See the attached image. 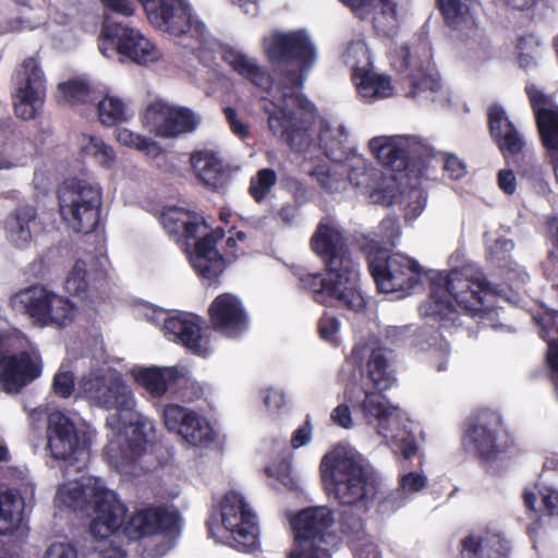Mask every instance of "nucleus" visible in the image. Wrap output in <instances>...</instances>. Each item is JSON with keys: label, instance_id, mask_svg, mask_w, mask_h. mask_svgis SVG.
<instances>
[{"label": "nucleus", "instance_id": "obj_11", "mask_svg": "<svg viewBox=\"0 0 558 558\" xmlns=\"http://www.w3.org/2000/svg\"><path fill=\"white\" fill-rule=\"evenodd\" d=\"M12 340L10 335L0 333V385L7 393H19L41 375L43 361L34 350L10 352Z\"/></svg>", "mask_w": 558, "mask_h": 558}, {"label": "nucleus", "instance_id": "obj_55", "mask_svg": "<svg viewBox=\"0 0 558 558\" xmlns=\"http://www.w3.org/2000/svg\"><path fill=\"white\" fill-rule=\"evenodd\" d=\"M53 392L60 398H69L74 390V376L71 372L57 373L52 381Z\"/></svg>", "mask_w": 558, "mask_h": 558}, {"label": "nucleus", "instance_id": "obj_2", "mask_svg": "<svg viewBox=\"0 0 558 558\" xmlns=\"http://www.w3.org/2000/svg\"><path fill=\"white\" fill-rule=\"evenodd\" d=\"M311 248L323 259L326 272H298L299 288L317 304L337 305L354 313L364 311L366 300L359 286V265L343 231L330 219H322L311 238Z\"/></svg>", "mask_w": 558, "mask_h": 558}, {"label": "nucleus", "instance_id": "obj_20", "mask_svg": "<svg viewBox=\"0 0 558 558\" xmlns=\"http://www.w3.org/2000/svg\"><path fill=\"white\" fill-rule=\"evenodd\" d=\"M511 553V541L504 532L481 526L460 538L456 558H510Z\"/></svg>", "mask_w": 558, "mask_h": 558}, {"label": "nucleus", "instance_id": "obj_33", "mask_svg": "<svg viewBox=\"0 0 558 558\" xmlns=\"http://www.w3.org/2000/svg\"><path fill=\"white\" fill-rule=\"evenodd\" d=\"M508 163L512 162L515 172L522 180H526L534 187L544 190L547 182L544 178L542 166L537 162V158L533 151H526L524 148L521 153L509 155Z\"/></svg>", "mask_w": 558, "mask_h": 558}, {"label": "nucleus", "instance_id": "obj_31", "mask_svg": "<svg viewBox=\"0 0 558 558\" xmlns=\"http://www.w3.org/2000/svg\"><path fill=\"white\" fill-rule=\"evenodd\" d=\"M180 377L181 373L177 366L144 367L135 375L136 381L154 398L162 397Z\"/></svg>", "mask_w": 558, "mask_h": 558}, {"label": "nucleus", "instance_id": "obj_15", "mask_svg": "<svg viewBox=\"0 0 558 558\" xmlns=\"http://www.w3.org/2000/svg\"><path fill=\"white\" fill-rule=\"evenodd\" d=\"M82 389L85 396L106 410H116L117 414L107 420L113 425L120 417L125 416L135 408V399L131 388L121 377L107 379L104 376L84 378Z\"/></svg>", "mask_w": 558, "mask_h": 558}, {"label": "nucleus", "instance_id": "obj_41", "mask_svg": "<svg viewBox=\"0 0 558 558\" xmlns=\"http://www.w3.org/2000/svg\"><path fill=\"white\" fill-rule=\"evenodd\" d=\"M278 180L277 173L271 168H263L251 178L248 193L256 203H262L268 196Z\"/></svg>", "mask_w": 558, "mask_h": 558}, {"label": "nucleus", "instance_id": "obj_64", "mask_svg": "<svg viewBox=\"0 0 558 558\" xmlns=\"http://www.w3.org/2000/svg\"><path fill=\"white\" fill-rule=\"evenodd\" d=\"M330 417L335 424L343 428H350L353 424L350 408L344 403L337 405Z\"/></svg>", "mask_w": 558, "mask_h": 558}, {"label": "nucleus", "instance_id": "obj_27", "mask_svg": "<svg viewBox=\"0 0 558 558\" xmlns=\"http://www.w3.org/2000/svg\"><path fill=\"white\" fill-rule=\"evenodd\" d=\"M487 122L490 137L505 160H509V155L521 153L525 148L524 137L510 121L502 106L494 104L488 108Z\"/></svg>", "mask_w": 558, "mask_h": 558}, {"label": "nucleus", "instance_id": "obj_3", "mask_svg": "<svg viewBox=\"0 0 558 558\" xmlns=\"http://www.w3.org/2000/svg\"><path fill=\"white\" fill-rule=\"evenodd\" d=\"M85 496L92 517L89 533L95 539H106L120 532L128 541L140 542L180 532L181 515L168 505H142L128 514L126 506L113 490L95 485Z\"/></svg>", "mask_w": 558, "mask_h": 558}, {"label": "nucleus", "instance_id": "obj_38", "mask_svg": "<svg viewBox=\"0 0 558 558\" xmlns=\"http://www.w3.org/2000/svg\"><path fill=\"white\" fill-rule=\"evenodd\" d=\"M90 287L87 265L83 259H77L64 281L65 291L81 300L88 298Z\"/></svg>", "mask_w": 558, "mask_h": 558}, {"label": "nucleus", "instance_id": "obj_25", "mask_svg": "<svg viewBox=\"0 0 558 558\" xmlns=\"http://www.w3.org/2000/svg\"><path fill=\"white\" fill-rule=\"evenodd\" d=\"M223 235V229L217 228L195 242L194 250L190 254V262L202 278L216 279L225 270L226 259L217 248V243Z\"/></svg>", "mask_w": 558, "mask_h": 558}, {"label": "nucleus", "instance_id": "obj_45", "mask_svg": "<svg viewBox=\"0 0 558 558\" xmlns=\"http://www.w3.org/2000/svg\"><path fill=\"white\" fill-rule=\"evenodd\" d=\"M316 179L319 186L327 193H337L343 190L347 181L342 174L332 172L326 165H318L311 173Z\"/></svg>", "mask_w": 558, "mask_h": 558}, {"label": "nucleus", "instance_id": "obj_48", "mask_svg": "<svg viewBox=\"0 0 558 558\" xmlns=\"http://www.w3.org/2000/svg\"><path fill=\"white\" fill-rule=\"evenodd\" d=\"M407 150L410 156V166H414V161L417 160L420 166L426 168L432 158H438V153L432 146L416 138L407 141Z\"/></svg>", "mask_w": 558, "mask_h": 558}, {"label": "nucleus", "instance_id": "obj_12", "mask_svg": "<svg viewBox=\"0 0 558 558\" xmlns=\"http://www.w3.org/2000/svg\"><path fill=\"white\" fill-rule=\"evenodd\" d=\"M501 416L489 409L477 411L464 430L463 444L472 446L476 457L484 462L496 460L509 448Z\"/></svg>", "mask_w": 558, "mask_h": 558}, {"label": "nucleus", "instance_id": "obj_26", "mask_svg": "<svg viewBox=\"0 0 558 558\" xmlns=\"http://www.w3.org/2000/svg\"><path fill=\"white\" fill-rule=\"evenodd\" d=\"M190 163L196 179L211 191L225 187L230 181V167L216 150H194L190 156Z\"/></svg>", "mask_w": 558, "mask_h": 558}, {"label": "nucleus", "instance_id": "obj_62", "mask_svg": "<svg viewBox=\"0 0 558 558\" xmlns=\"http://www.w3.org/2000/svg\"><path fill=\"white\" fill-rule=\"evenodd\" d=\"M44 558H77V551L70 544L53 543L46 550Z\"/></svg>", "mask_w": 558, "mask_h": 558}, {"label": "nucleus", "instance_id": "obj_6", "mask_svg": "<svg viewBox=\"0 0 558 558\" xmlns=\"http://www.w3.org/2000/svg\"><path fill=\"white\" fill-rule=\"evenodd\" d=\"M335 522L327 507H310L295 514L290 523L294 535L289 558H330L338 536L329 529Z\"/></svg>", "mask_w": 558, "mask_h": 558}, {"label": "nucleus", "instance_id": "obj_47", "mask_svg": "<svg viewBox=\"0 0 558 558\" xmlns=\"http://www.w3.org/2000/svg\"><path fill=\"white\" fill-rule=\"evenodd\" d=\"M374 203L384 206L397 204L400 198L399 186L393 179H385L371 193Z\"/></svg>", "mask_w": 558, "mask_h": 558}, {"label": "nucleus", "instance_id": "obj_7", "mask_svg": "<svg viewBox=\"0 0 558 558\" xmlns=\"http://www.w3.org/2000/svg\"><path fill=\"white\" fill-rule=\"evenodd\" d=\"M11 307L28 316L40 327L57 325L64 327L75 317V305L43 284L21 289L10 298Z\"/></svg>", "mask_w": 558, "mask_h": 558}, {"label": "nucleus", "instance_id": "obj_9", "mask_svg": "<svg viewBox=\"0 0 558 558\" xmlns=\"http://www.w3.org/2000/svg\"><path fill=\"white\" fill-rule=\"evenodd\" d=\"M62 217L76 232H94L100 221L102 194L98 186L84 180H66L59 192Z\"/></svg>", "mask_w": 558, "mask_h": 558}, {"label": "nucleus", "instance_id": "obj_61", "mask_svg": "<svg viewBox=\"0 0 558 558\" xmlns=\"http://www.w3.org/2000/svg\"><path fill=\"white\" fill-rule=\"evenodd\" d=\"M225 116L233 134L240 138L247 137L250 133L248 126L238 118V112L234 108L227 107L225 109Z\"/></svg>", "mask_w": 558, "mask_h": 558}, {"label": "nucleus", "instance_id": "obj_30", "mask_svg": "<svg viewBox=\"0 0 558 558\" xmlns=\"http://www.w3.org/2000/svg\"><path fill=\"white\" fill-rule=\"evenodd\" d=\"M399 5L400 0H373L368 5L353 10L363 11L372 8V24L376 35L393 38L400 28Z\"/></svg>", "mask_w": 558, "mask_h": 558}, {"label": "nucleus", "instance_id": "obj_4", "mask_svg": "<svg viewBox=\"0 0 558 558\" xmlns=\"http://www.w3.org/2000/svg\"><path fill=\"white\" fill-rule=\"evenodd\" d=\"M487 291L488 282L483 276L474 279L460 269L434 272L429 276V294L420 305V314L430 327L450 329L458 326L460 318V312L450 298L464 314L482 316Z\"/></svg>", "mask_w": 558, "mask_h": 558}, {"label": "nucleus", "instance_id": "obj_10", "mask_svg": "<svg viewBox=\"0 0 558 558\" xmlns=\"http://www.w3.org/2000/svg\"><path fill=\"white\" fill-rule=\"evenodd\" d=\"M367 262L376 287L383 293L409 291L421 280L422 267L403 254L378 248L367 255Z\"/></svg>", "mask_w": 558, "mask_h": 558}, {"label": "nucleus", "instance_id": "obj_19", "mask_svg": "<svg viewBox=\"0 0 558 558\" xmlns=\"http://www.w3.org/2000/svg\"><path fill=\"white\" fill-rule=\"evenodd\" d=\"M101 36L117 47L118 53L138 64H147L159 59L157 47L140 31L117 22H105Z\"/></svg>", "mask_w": 558, "mask_h": 558}, {"label": "nucleus", "instance_id": "obj_52", "mask_svg": "<svg viewBox=\"0 0 558 558\" xmlns=\"http://www.w3.org/2000/svg\"><path fill=\"white\" fill-rule=\"evenodd\" d=\"M391 442L395 451L400 453L405 460L411 459L418 451V445L415 436L410 433L391 436Z\"/></svg>", "mask_w": 558, "mask_h": 558}, {"label": "nucleus", "instance_id": "obj_18", "mask_svg": "<svg viewBox=\"0 0 558 558\" xmlns=\"http://www.w3.org/2000/svg\"><path fill=\"white\" fill-rule=\"evenodd\" d=\"M144 121L162 138H175L192 133L199 123L192 109L168 106L161 101H155L146 108Z\"/></svg>", "mask_w": 558, "mask_h": 558}, {"label": "nucleus", "instance_id": "obj_57", "mask_svg": "<svg viewBox=\"0 0 558 558\" xmlns=\"http://www.w3.org/2000/svg\"><path fill=\"white\" fill-rule=\"evenodd\" d=\"M542 508L539 511L546 515L558 517V490L551 487H544L539 490Z\"/></svg>", "mask_w": 558, "mask_h": 558}, {"label": "nucleus", "instance_id": "obj_5", "mask_svg": "<svg viewBox=\"0 0 558 558\" xmlns=\"http://www.w3.org/2000/svg\"><path fill=\"white\" fill-rule=\"evenodd\" d=\"M320 475L327 495L341 506L365 505L377 490L375 480L343 448L324 456Z\"/></svg>", "mask_w": 558, "mask_h": 558}, {"label": "nucleus", "instance_id": "obj_17", "mask_svg": "<svg viewBox=\"0 0 558 558\" xmlns=\"http://www.w3.org/2000/svg\"><path fill=\"white\" fill-rule=\"evenodd\" d=\"M347 362L367 378L376 391H385L396 381L395 369L383 347L372 349L364 342L356 343Z\"/></svg>", "mask_w": 558, "mask_h": 558}, {"label": "nucleus", "instance_id": "obj_40", "mask_svg": "<svg viewBox=\"0 0 558 558\" xmlns=\"http://www.w3.org/2000/svg\"><path fill=\"white\" fill-rule=\"evenodd\" d=\"M470 0H437L439 10L446 24L451 28H458L470 14Z\"/></svg>", "mask_w": 558, "mask_h": 558}, {"label": "nucleus", "instance_id": "obj_36", "mask_svg": "<svg viewBox=\"0 0 558 558\" xmlns=\"http://www.w3.org/2000/svg\"><path fill=\"white\" fill-rule=\"evenodd\" d=\"M59 90L66 102L72 106L95 104L100 97V92L84 80L75 78L60 83Z\"/></svg>", "mask_w": 558, "mask_h": 558}, {"label": "nucleus", "instance_id": "obj_1", "mask_svg": "<svg viewBox=\"0 0 558 558\" xmlns=\"http://www.w3.org/2000/svg\"><path fill=\"white\" fill-rule=\"evenodd\" d=\"M264 49L268 62L274 66L290 63L298 65V69L281 72L279 88L283 93L279 100L264 97L262 101L270 132L280 136L292 150L303 153L311 145L314 107L303 94L284 90L303 87L305 72L316 61V48L307 32L301 28L274 32L264 39Z\"/></svg>", "mask_w": 558, "mask_h": 558}, {"label": "nucleus", "instance_id": "obj_49", "mask_svg": "<svg viewBox=\"0 0 558 558\" xmlns=\"http://www.w3.org/2000/svg\"><path fill=\"white\" fill-rule=\"evenodd\" d=\"M192 213L177 206L169 207L162 213L161 222L169 233L179 234Z\"/></svg>", "mask_w": 558, "mask_h": 558}, {"label": "nucleus", "instance_id": "obj_35", "mask_svg": "<svg viewBox=\"0 0 558 558\" xmlns=\"http://www.w3.org/2000/svg\"><path fill=\"white\" fill-rule=\"evenodd\" d=\"M97 114L100 123L106 126H117L130 119L126 104L119 97L104 95L96 100Z\"/></svg>", "mask_w": 558, "mask_h": 558}, {"label": "nucleus", "instance_id": "obj_56", "mask_svg": "<svg viewBox=\"0 0 558 558\" xmlns=\"http://www.w3.org/2000/svg\"><path fill=\"white\" fill-rule=\"evenodd\" d=\"M319 141L327 158L335 161H341L347 156L342 140L332 138L327 141V133L324 132L320 134Z\"/></svg>", "mask_w": 558, "mask_h": 558}, {"label": "nucleus", "instance_id": "obj_16", "mask_svg": "<svg viewBox=\"0 0 558 558\" xmlns=\"http://www.w3.org/2000/svg\"><path fill=\"white\" fill-rule=\"evenodd\" d=\"M203 318L196 314L180 312L163 322L165 336L182 345L189 352L201 357L209 356L213 351L211 331L203 327Z\"/></svg>", "mask_w": 558, "mask_h": 558}, {"label": "nucleus", "instance_id": "obj_50", "mask_svg": "<svg viewBox=\"0 0 558 558\" xmlns=\"http://www.w3.org/2000/svg\"><path fill=\"white\" fill-rule=\"evenodd\" d=\"M438 158L442 161V171L451 180H460L466 174V165L457 155L452 153H438Z\"/></svg>", "mask_w": 558, "mask_h": 558}, {"label": "nucleus", "instance_id": "obj_23", "mask_svg": "<svg viewBox=\"0 0 558 558\" xmlns=\"http://www.w3.org/2000/svg\"><path fill=\"white\" fill-rule=\"evenodd\" d=\"M47 448L56 460H76L81 449L77 428L73 421L61 412L51 413L47 426Z\"/></svg>", "mask_w": 558, "mask_h": 558}, {"label": "nucleus", "instance_id": "obj_37", "mask_svg": "<svg viewBox=\"0 0 558 558\" xmlns=\"http://www.w3.org/2000/svg\"><path fill=\"white\" fill-rule=\"evenodd\" d=\"M20 521L17 493L8 489L0 495V534L14 533Z\"/></svg>", "mask_w": 558, "mask_h": 558}, {"label": "nucleus", "instance_id": "obj_42", "mask_svg": "<svg viewBox=\"0 0 558 558\" xmlns=\"http://www.w3.org/2000/svg\"><path fill=\"white\" fill-rule=\"evenodd\" d=\"M383 391H365V398L361 403V410L365 416H372L379 422L387 420L392 415L395 408L387 403Z\"/></svg>", "mask_w": 558, "mask_h": 558}, {"label": "nucleus", "instance_id": "obj_32", "mask_svg": "<svg viewBox=\"0 0 558 558\" xmlns=\"http://www.w3.org/2000/svg\"><path fill=\"white\" fill-rule=\"evenodd\" d=\"M352 78L362 98L372 100L387 98L392 95L391 82L387 76L363 69H355Z\"/></svg>", "mask_w": 558, "mask_h": 558}, {"label": "nucleus", "instance_id": "obj_13", "mask_svg": "<svg viewBox=\"0 0 558 558\" xmlns=\"http://www.w3.org/2000/svg\"><path fill=\"white\" fill-rule=\"evenodd\" d=\"M14 111L23 120L34 119L44 102L46 78L39 61L27 57L14 74Z\"/></svg>", "mask_w": 558, "mask_h": 558}, {"label": "nucleus", "instance_id": "obj_63", "mask_svg": "<svg viewBox=\"0 0 558 558\" xmlns=\"http://www.w3.org/2000/svg\"><path fill=\"white\" fill-rule=\"evenodd\" d=\"M499 189L507 195H513L517 191V180L514 171L511 169H501L497 174Z\"/></svg>", "mask_w": 558, "mask_h": 558}, {"label": "nucleus", "instance_id": "obj_29", "mask_svg": "<svg viewBox=\"0 0 558 558\" xmlns=\"http://www.w3.org/2000/svg\"><path fill=\"white\" fill-rule=\"evenodd\" d=\"M221 59L234 72L250 81L262 90L270 93L275 86L276 82L272 74L260 68L243 52L232 47H226L222 49Z\"/></svg>", "mask_w": 558, "mask_h": 558}, {"label": "nucleus", "instance_id": "obj_21", "mask_svg": "<svg viewBox=\"0 0 558 558\" xmlns=\"http://www.w3.org/2000/svg\"><path fill=\"white\" fill-rule=\"evenodd\" d=\"M208 317L211 329L230 339L240 338L250 325L242 301L227 292L214 299L208 307Z\"/></svg>", "mask_w": 558, "mask_h": 558}, {"label": "nucleus", "instance_id": "obj_39", "mask_svg": "<svg viewBox=\"0 0 558 558\" xmlns=\"http://www.w3.org/2000/svg\"><path fill=\"white\" fill-rule=\"evenodd\" d=\"M117 140L122 145L136 148L150 157H157L161 153V147L157 142L125 128L117 130Z\"/></svg>", "mask_w": 558, "mask_h": 558}, {"label": "nucleus", "instance_id": "obj_58", "mask_svg": "<svg viewBox=\"0 0 558 558\" xmlns=\"http://www.w3.org/2000/svg\"><path fill=\"white\" fill-rule=\"evenodd\" d=\"M399 484L407 493H418L427 485V478L422 473L409 472L400 477Z\"/></svg>", "mask_w": 558, "mask_h": 558}, {"label": "nucleus", "instance_id": "obj_8", "mask_svg": "<svg viewBox=\"0 0 558 558\" xmlns=\"http://www.w3.org/2000/svg\"><path fill=\"white\" fill-rule=\"evenodd\" d=\"M219 514L221 524H219L217 509H214L206 520L209 537L216 538V530L223 527L230 533L238 549L247 550L256 546L258 539L256 517L239 493L230 490L223 496Z\"/></svg>", "mask_w": 558, "mask_h": 558}, {"label": "nucleus", "instance_id": "obj_44", "mask_svg": "<svg viewBox=\"0 0 558 558\" xmlns=\"http://www.w3.org/2000/svg\"><path fill=\"white\" fill-rule=\"evenodd\" d=\"M514 243L510 239L498 238L488 247L487 260L497 268H508L511 264V252Z\"/></svg>", "mask_w": 558, "mask_h": 558}, {"label": "nucleus", "instance_id": "obj_24", "mask_svg": "<svg viewBox=\"0 0 558 558\" xmlns=\"http://www.w3.org/2000/svg\"><path fill=\"white\" fill-rule=\"evenodd\" d=\"M525 93L543 146L548 151L558 153V106L551 105L550 97L534 85L526 86Z\"/></svg>", "mask_w": 558, "mask_h": 558}, {"label": "nucleus", "instance_id": "obj_60", "mask_svg": "<svg viewBox=\"0 0 558 558\" xmlns=\"http://www.w3.org/2000/svg\"><path fill=\"white\" fill-rule=\"evenodd\" d=\"M411 198L414 199L409 202L404 209V218L407 220L416 219L426 206V197L423 195L422 191H413Z\"/></svg>", "mask_w": 558, "mask_h": 558}, {"label": "nucleus", "instance_id": "obj_54", "mask_svg": "<svg viewBox=\"0 0 558 558\" xmlns=\"http://www.w3.org/2000/svg\"><path fill=\"white\" fill-rule=\"evenodd\" d=\"M541 337L544 341L558 338V311L545 312L538 319Z\"/></svg>", "mask_w": 558, "mask_h": 558}, {"label": "nucleus", "instance_id": "obj_51", "mask_svg": "<svg viewBox=\"0 0 558 558\" xmlns=\"http://www.w3.org/2000/svg\"><path fill=\"white\" fill-rule=\"evenodd\" d=\"M340 531L349 542L362 541L366 535L364 522L356 515L343 517L340 522Z\"/></svg>", "mask_w": 558, "mask_h": 558}, {"label": "nucleus", "instance_id": "obj_53", "mask_svg": "<svg viewBox=\"0 0 558 558\" xmlns=\"http://www.w3.org/2000/svg\"><path fill=\"white\" fill-rule=\"evenodd\" d=\"M340 329V322L336 316L324 313L317 323V332L322 340L333 343Z\"/></svg>", "mask_w": 558, "mask_h": 558}, {"label": "nucleus", "instance_id": "obj_43", "mask_svg": "<svg viewBox=\"0 0 558 558\" xmlns=\"http://www.w3.org/2000/svg\"><path fill=\"white\" fill-rule=\"evenodd\" d=\"M82 153L94 157L104 168H111L114 163L113 149L97 136L87 137V142L82 146Z\"/></svg>", "mask_w": 558, "mask_h": 558}, {"label": "nucleus", "instance_id": "obj_22", "mask_svg": "<svg viewBox=\"0 0 558 558\" xmlns=\"http://www.w3.org/2000/svg\"><path fill=\"white\" fill-rule=\"evenodd\" d=\"M162 417L169 430L177 432L192 446H207L216 438L210 423L185 407L169 403L163 408Z\"/></svg>", "mask_w": 558, "mask_h": 558}, {"label": "nucleus", "instance_id": "obj_14", "mask_svg": "<svg viewBox=\"0 0 558 558\" xmlns=\"http://www.w3.org/2000/svg\"><path fill=\"white\" fill-rule=\"evenodd\" d=\"M149 22L160 31L174 36L191 33L202 36L205 24L194 19L192 9L184 3L175 4L174 0H140Z\"/></svg>", "mask_w": 558, "mask_h": 558}, {"label": "nucleus", "instance_id": "obj_46", "mask_svg": "<svg viewBox=\"0 0 558 558\" xmlns=\"http://www.w3.org/2000/svg\"><path fill=\"white\" fill-rule=\"evenodd\" d=\"M410 83V90L408 97L415 98L423 92H437L440 89V81L438 76L427 73L422 69L417 73H411L408 76Z\"/></svg>", "mask_w": 558, "mask_h": 558}, {"label": "nucleus", "instance_id": "obj_59", "mask_svg": "<svg viewBox=\"0 0 558 558\" xmlns=\"http://www.w3.org/2000/svg\"><path fill=\"white\" fill-rule=\"evenodd\" d=\"M35 217L36 213L33 208H22L16 210L15 225L20 238L26 240L31 236L29 222L33 221Z\"/></svg>", "mask_w": 558, "mask_h": 558}, {"label": "nucleus", "instance_id": "obj_34", "mask_svg": "<svg viewBox=\"0 0 558 558\" xmlns=\"http://www.w3.org/2000/svg\"><path fill=\"white\" fill-rule=\"evenodd\" d=\"M369 146L376 153L377 159L392 171H403L410 167V156L405 147L398 146L390 142H383L380 138H373Z\"/></svg>", "mask_w": 558, "mask_h": 558}, {"label": "nucleus", "instance_id": "obj_28", "mask_svg": "<svg viewBox=\"0 0 558 558\" xmlns=\"http://www.w3.org/2000/svg\"><path fill=\"white\" fill-rule=\"evenodd\" d=\"M112 428H130V434L126 436V446L130 451L131 459L140 458L146 450L147 445L151 441L155 433L153 422L142 413L135 411V408L120 417L118 421L110 425Z\"/></svg>", "mask_w": 558, "mask_h": 558}]
</instances>
